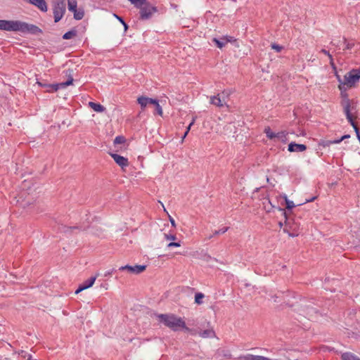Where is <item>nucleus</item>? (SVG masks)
I'll list each match as a JSON object with an SVG mask.
<instances>
[{
    "mask_svg": "<svg viewBox=\"0 0 360 360\" xmlns=\"http://www.w3.org/2000/svg\"><path fill=\"white\" fill-rule=\"evenodd\" d=\"M359 76L352 69L348 72L344 77V82L340 85V89H342V86H347L348 88L354 86L355 84L359 80Z\"/></svg>",
    "mask_w": 360,
    "mask_h": 360,
    "instance_id": "423d86ee",
    "label": "nucleus"
},
{
    "mask_svg": "<svg viewBox=\"0 0 360 360\" xmlns=\"http://www.w3.org/2000/svg\"><path fill=\"white\" fill-rule=\"evenodd\" d=\"M137 102L138 103L141 105V108L142 110H144L145 108L147 106V105L148 104V97H146V96H140L137 99Z\"/></svg>",
    "mask_w": 360,
    "mask_h": 360,
    "instance_id": "f3484780",
    "label": "nucleus"
},
{
    "mask_svg": "<svg viewBox=\"0 0 360 360\" xmlns=\"http://www.w3.org/2000/svg\"><path fill=\"white\" fill-rule=\"evenodd\" d=\"M204 297V294L202 292H198L195 295V302L198 304H201L202 303V299Z\"/></svg>",
    "mask_w": 360,
    "mask_h": 360,
    "instance_id": "cd10ccee",
    "label": "nucleus"
},
{
    "mask_svg": "<svg viewBox=\"0 0 360 360\" xmlns=\"http://www.w3.org/2000/svg\"><path fill=\"white\" fill-rule=\"evenodd\" d=\"M110 155L114 161L122 169L127 167L129 165V161L127 158L116 153H111Z\"/></svg>",
    "mask_w": 360,
    "mask_h": 360,
    "instance_id": "1a4fd4ad",
    "label": "nucleus"
},
{
    "mask_svg": "<svg viewBox=\"0 0 360 360\" xmlns=\"http://www.w3.org/2000/svg\"><path fill=\"white\" fill-rule=\"evenodd\" d=\"M157 317L160 322L174 331L178 330L180 328L186 331H190V329L186 327L185 321L181 317L169 314H158Z\"/></svg>",
    "mask_w": 360,
    "mask_h": 360,
    "instance_id": "f03ea898",
    "label": "nucleus"
},
{
    "mask_svg": "<svg viewBox=\"0 0 360 360\" xmlns=\"http://www.w3.org/2000/svg\"><path fill=\"white\" fill-rule=\"evenodd\" d=\"M73 82V79L70 77L68 81L65 82H60L57 84H50L47 85V91L48 92H54L57 91L58 89H65L68 86L72 84Z\"/></svg>",
    "mask_w": 360,
    "mask_h": 360,
    "instance_id": "0eeeda50",
    "label": "nucleus"
},
{
    "mask_svg": "<svg viewBox=\"0 0 360 360\" xmlns=\"http://www.w3.org/2000/svg\"><path fill=\"white\" fill-rule=\"evenodd\" d=\"M165 238L167 240H174L176 238L174 234H165Z\"/></svg>",
    "mask_w": 360,
    "mask_h": 360,
    "instance_id": "4c0bfd02",
    "label": "nucleus"
},
{
    "mask_svg": "<svg viewBox=\"0 0 360 360\" xmlns=\"http://www.w3.org/2000/svg\"><path fill=\"white\" fill-rule=\"evenodd\" d=\"M264 133L266 134V136L268 139L272 140L276 139V134L275 132H273L270 127H266L264 129Z\"/></svg>",
    "mask_w": 360,
    "mask_h": 360,
    "instance_id": "5701e85b",
    "label": "nucleus"
},
{
    "mask_svg": "<svg viewBox=\"0 0 360 360\" xmlns=\"http://www.w3.org/2000/svg\"><path fill=\"white\" fill-rule=\"evenodd\" d=\"M146 268V265H135V266H130V265H125L122 266L119 268L120 271H127L130 274H139L141 272H143Z\"/></svg>",
    "mask_w": 360,
    "mask_h": 360,
    "instance_id": "6e6552de",
    "label": "nucleus"
},
{
    "mask_svg": "<svg viewBox=\"0 0 360 360\" xmlns=\"http://www.w3.org/2000/svg\"><path fill=\"white\" fill-rule=\"evenodd\" d=\"M0 30L4 31L20 32L22 34H37L41 30L36 25L20 20H0Z\"/></svg>",
    "mask_w": 360,
    "mask_h": 360,
    "instance_id": "f257e3e1",
    "label": "nucleus"
},
{
    "mask_svg": "<svg viewBox=\"0 0 360 360\" xmlns=\"http://www.w3.org/2000/svg\"><path fill=\"white\" fill-rule=\"evenodd\" d=\"M89 105L96 112H102L105 110L104 106L101 105L100 103L89 102Z\"/></svg>",
    "mask_w": 360,
    "mask_h": 360,
    "instance_id": "4468645a",
    "label": "nucleus"
},
{
    "mask_svg": "<svg viewBox=\"0 0 360 360\" xmlns=\"http://www.w3.org/2000/svg\"><path fill=\"white\" fill-rule=\"evenodd\" d=\"M342 43L345 45V47L343 48V50H350L354 46V41L350 40L347 41L346 39H342Z\"/></svg>",
    "mask_w": 360,
    "mask_h": 360,
    "instance_id": "6ab92c4d",
    "label": "nucleus"
},
{
    "mask_svg": "<svg viewBox=\"0 0 360 360\" xmlns=\"http://www.w3.org/2000/svg\"><path fill=\"white\" fill-rule=\"evenodd\" d=\"M27 360H37V359H34L31 354H28Z\"/></svg>",
    "mask_w": 360,
    "mask_h": 360,
    "instance_id": "de8ad7c7",
    "label": "nucleus"
},
{
    "mask_svg": "<svg viewBox=\"0 0 360 360\" xmlns=\"http://www.w3.org/2000/svg\"><path fill=\"white\" fill-rule=\"evenodd\" d=\"M37 83L39 84V86L47 88L48 84H43L41 82H37Z\"/></svg>",
    "mask_w": 360,
    "mask_h": 360,
    "instance_id": "49530a36",
    "label": "nucleus"
},
{
    "mask_svg": "<svg viewBox=\"0 0 360 360\" xmlns=\"http://www.w3.org/2000/svg\"><path fill=\"white\" fill-rule=\"evenodd\" d=\"M231 92L229 91H224L221 94H217V95L212 96L210 98V103L217 107L221 108L224 106H228L226 104V98L230 96Z\"/></svg>",
    "mask_w": 360,
    "mask_h": 360,
    "instance_id": "20e7f679",
    "label": "nucleus"
},
{
    "mask_svg": "<svg viewBox=\"0 0 360 360\" xmlns=\"http://www.w3.org/2000/svg\"><path fill=\"white\" fill-rule=\"evenodd\" d=\"M278 224H279V226H280V227H282V226H283L282 222H279V223H278Z\"/></svg>",
    "mask_w": 360,
    "mask_h": 360,
    "instance_id": "8fccbe9b",
    "label": "nucleus"
},
{
    "mask_svg": "<svg viewBox=\"0 0 360 360\" xmlns=\"http://www.w3.org/2000/svg\"><path fill=\"white\" fill-rule=\"evenodd\" d=\"M29 2L37 6L41 11H47V5L44 0H29Z\"/></svg>",
    "mask_w": 360,
    "mask_h": 360,
    "instance_id": "f8f14e48",
    "label": "nucleus"
},
{
    "mask_svg": "<svg viewBox=\"0 0 360 360\" xmlns=\"http://www.w3.org/2000/svg\"><path fill=\"white\" fill-rule=\"evenodd\" d=\"M195 121V119L193 117L191 122L189 124V125L188 126L187 129H186V131H185L183 137H182V140H184L185 139V137L187 136L188 131H190V129L191 127V126L194 124Z\"/></svg>",
    "mask_w": 360,
    "mask_h": 360,
    "instance_id": "473e14b6",
    "label": "nucleus"
},
{
    "mask_svg": "<svg viewBox=\"0 0 360 360\" xmlns=\"http://www.w3.org/2000/svg\"><path fill=\"white\" fill-rule=\"evenodd\" d=\"M181 246V244L180 243H177V242H170L168 245H167V248H172V247H176V248H178V247H180Z\"/></svg>",
    "mask_w": 360,
    "mask_h": 360,
    "instance_id": "e433bc0d",
    "label": "nucleus"
},
{
    "mask_svg": "<svg viewBox=\"0 0 360 360\" xmlns=\"http://www.w3.org/2000/svg\"><path fill=\"white\" fill-rule=\"evenodd\" d=\"M307 146L304 144L296 143L295 142H291L288 145V150L290 152H303L306 150Z\"/></svg>",
    "mask_w": 360,
    "mask_h": 360,
    "instance_id": "9b49d317",
    "label": "nucleus"
},
{
    "mask_svg": "<svg viewBox=\"0 0 360 360\" xmlns=\"http://www.w3.org/2000/svg\"><path fill=\"white\" fill-rule=\"evenodd\" d=\"M115 17L122 23L124 27V30H127L128 29L127 24L124 22L122 18L118 16L117 15L115 14Z\"/></svg>",
    "mask_w": 360,
    "mask_h": 360,
    "instance_id": "72a5a7b5",
    "label": "nucleus"
},
{
    "mask_svg": "<svg viewBox=\"0 0 360 360\" xmlns=\"http://www.w3.org/2000/svg\"><path fill=\"white\" fill-rule=\"evenodd\" d=\"M229 230V227H223L219 230H216L214 232V236L219 235V234H223L226 233Z\"/></svg>",
    "mask_w": 360,
    "mask_h": 360,
    "instance_id": "7c9ffc66",
    "label": "nucleus"
},
{
    "mask_svg": "<svg viewBox=\"0 0 360 360\" xmlns=\"http://www.w3.org/2000/svg\"><path fill=\"white\" fill-rule=\"evenodd\" d=\"M356 73L359 76V78H360V68H357V69H353Z\"/></svg>",
    "mask_w": 360,
    "mask_h": 360,
    "instance_id": "a18cd8bd",
    "label": "nucleus"
},
{
    "mask_svg": "<svg viewBox=\"0 0 360 360\" xmlns=\"http://www.w3.org/2000/svg\"><path fill=\"white\" fill-rule=\"evenodd\" d=\"M155 107L156 113L160 116H162V114H163L162 108L160 106V105L159 104V102L158 103V104L155 105Z\"/></svg>",
    "mask_w": 360,
    "mask_h": 360,
    "instance_id": "f704fd0d",
    "label": "nucleus"
},
{
    "mask_svg": "<svg viewBox=\"0 0 360 360\" xmlns=\"http://www.w3.org/2000/svg\"><path fill=\"white\" fill-rule=\"evenodd\" d=\"M126 141V139L122 136H117L114 139V144H122Z\"/></svg>",
    "mask_w": 360,
    "mask_h": 360,
    "instance_id": "c85d7f7f",
    "label": "nucleus"
},
{
    "mask_svg": "<svg viewBox=\"0 0 360 360\" xmlns=\"http://www.w3.org/2000/svg\"><path fill=\"white\" fill-rule=\"evenodd\" d=\"M256 355L248 354L245 355H241L237 358V360H255Z\"/></svg>",
    "mask_w": 360,
    "mask_h": 360,
    "instance_id": "a878e982",
    "label": "nucleus"
},
{
    "mask_svg": "<svg viewBox=\"0 0 360 360\" xmlns=\"http://www.w3.org/2000/svg\"><path fill=\"white\" fill-rule=\"evenodd\" d=\"M264 207L266 210V212H271L273 208L275 207L272 205L271 200L268 198L265 201L263 202Z\"/></svg>",
    "mask_w": 360,
    "mask_h": 360,
    "instance_id": "4be33fe9",
    "label": "nucleus"
},
{
    "mask_svg": "<svg viewBox=\"0 0 360 360\" xmlns=\"http://www.w3.org/2000/svg\"><path fill=\"white\" fill-rule=\"evenodd\" d=\"M134 7L139 10V18L141 20H148L158 12V7L148 0H141L134 5Z\"/></svg>",
    "mask_w": 360,
    "mask_h": 360,
    "instance_id": "7ed1b4c3",
    "label": "nucleus"
},
{
    "mask_svg": "<svg viewBox=\"0 0 360 360\" xmlns=\"http://www.w3.org/2000/svg\"><path fill=\"white\" fill-rule=\"evenodd\" d=\"M287 135L288 134L285 131H280L276 134V139L285 143L288 141Z\"/></svg>",
    "mask_w": 360,
    "mask_h": 360,
    "instance_id": "a211bd4d",
    "label": "nucleus"
},
{
    "mask_svg": "<svg viewBox=\"0 0 360 360\" xmlns=\"http://www.w3.org/2000/svg\"><path fill=\"white\" fill-rule=\"evenodd\" d=\"M213 41L215 43L219 49L223 48L226 44V41H225V39H224V37L221 38V39L214 38Z\"/></svg>",
    "mask_w": 360,
    "mask_h": 360,
    "instance_id": "b1692460",
    "label": "nucleus"
},
{
    "mask_svg": "<svg viewBox=\"0 0 360 360\" xmlns=\"http://www.w3.org/2000/svg\"><path fill=\"white\" fill-rule=\"evenodd\" d=\"M350 136L347 134V135H344L342 136L341 138L338 139H334L333 140V144H338V143H340L341 141H342L343 140H345V139H348L349 138Z\"/></svg>",
    "mask_w": 360,
    "mask_h": 360,
    "instance_id": "2f4dec72",
    "label": "nucleus"
},
{
    "mask_svg": "<svg viewBox=\"0 0 360 360\" xmlns=\"http://www.w3.org/2000/svg\"><path fill=\"white\" fill-rule=\"evenodd\" d=\"M68 9L70 11L74 13L77 9V2L76 0H68Z\"/></svg>",
    "mask_w": 360,
    "mask_h": 360,
    "instance_id": "aec40b11",
    "label": "nucleus"
},
{
    "mask_svg": "<svg viewBox=\"0 0 360 360\" xmlns=\"http://www.w3.org/2000/svg\"><path fill=\"white\" fill-rule=\"evenodd\" d=\"M224 39H225V41H226V44L228 42H232V41H236L233 37H230V36H226V37H224Z\"/></svg>",
    "mask_w": 360,
    "mask_h": 360,
    "instance_id": "ea45409f",
    "label": "nucleus"
},
{
    "mask_svg": "<svg viewBox=\"0 0 360 360\" xmlns=\"http://www.w3.org/2000/svg\"><path fill=\"white\" fill-rule=\"evenodd\" d=\"M306 311H304V315L308 317L309 319H313L314 315L316 314V310L311 306H304Z\"/></svg>",
    "mask_w": 360,
    "mask_h": 360,
    "instance_id": "2eb2a0df",
    "label": "nucleus"
},
{
    "mask_svg": "<svg viewBox=\"0 0 360 360\" xmlns=\"http://www.w3.org/2000/svg\"><path fill=\"white\" fill-rule=\"evenodd\" d=\"M340 41H339V42L338 44H335L334 41H332V44L335 46H336L337 47H338L339 49H340Z\"/></svg>",
    "mask_w": 360,
    "mask_h": 360,
    "instance_id": "37998d69",
    "label": "nucleus"
},
{
    "mask_svg": "<svg viewBox=\"0 0 360 360\" xmlns=\"http://www.w3.org/2000/svg\"><path fill=\"white\" fill-rule=\"evenodd\" d=\"M53 10L54 22H58L62 19L65 13L66 4L65 0L57 1L53 6Z\"/></svg>",
    "mask_w": 360,
    "mask_h": 360,
    "instance_id": "39448f33",
    "label": "nucleus"
},
{
    "mask_svg": "<svg viewBox=\"0 0 360 360\" xmlns=\"http://www.w3.org/2000/svg\"><path fill=\"white\" fill-rule=\"evenodd\" d=\"M321 52L328 56L330 65L334 67L333 58L329 51H326V49H321Z\"/></svg>",
    "mask_w": 360,
    "mask_h": 360,
    "instance_id": "c756f323",
    "label": "nucleus"
},
{
    "mask_svg": "<svg viewBox=\"0 0 360 360\" xmlns=\"http://www.w3.org/2000/svg\"><path fill=\"white\" fill-rule=\"evenodd\" d=\"M271 48L274 49L276 52H280L283 49V47L281 46L276 44H273L271 45Z\"/></svg>",
    "mask_w": 360,
    "mask_h": 360,
    "instance_id": "c9c22d12",
    "label": "nucleus"
},
{
    "mask_svg": "<svg viewBox=\"0 0 360 360\" xmlns=\"http://www.w3.org/2000/svg\"><path fill=\"white\" fill-rule=\"evenodd\" d=\"M283 231H284L285 233H288V235H289L290 236L294 237V235H293V234L290 233L287 231V229H283Z\"/></svg>",
    "mask_w": 360,
    "mask_h": 360,
    "instance_id": "09e8293b",
    "label": "nucleus"
},
{
    "mask_svg": "<svg viewBox=\"0 0 360 360\" xmlns=\"http://www.w3.org/2000/svg\"><path fill=\"white\" fill-rule=\"evenodd\" d=\"M77 32L75 29L71 30L63 34V39H70L77 35Z\"/></svg>",
    "mask_w": 360,
    "mask_h": 360,
    "instance_id": "412c9836",
    "label": "nucleus"
},
{
    "mask_svg": "<svg viewBox=\"0 0 360 360\" xmlns=\"http://www.w3.org/2000/svg\"><path fill=\"white\" fill-rule=\"evenodd\" d=\"M342 360H360V359L351 352H345L341 355Z\"/></svg>",
    "mask_w": 360,
    "mask_h": 360,
    "instance_id": "dca6fc26",
    "label": "nucleus"
},
{
    "mask_svg": "<svg viewBox=\"0 0 360 360\" xmlns=\"http://www.w3.org/2000/svg\"><path fill=\"white\" fill-rule=\"evenodd\" d=\"M332 144H333V140H328V141H324V143H323V146L324 147H326V146H330Z\"/></svg>",
    "mask_w": 360,
    "mask_h": 360,
    "instance_id": "a19ab883",
    "label": "nucleus"
},
{
    "mask_svg": "<svg viewBox=\"0 0 360 360\" xmlns=\"http://www.w3.org/2000/svg\"><path fill=\"white\" fill-rule=\"evenodd\" d=\"M316 198V196L312 197V198H310V199H307V200H306V202H312V201H314Z\"/></svg>",
    "mask_w": 360,
    "mask_h": 360,
    "instance_id": "79ce46f5",
    "label": "nucleus"
},
{
    "mask_svg": "<svg viewBox=\"0 0 360 360\" xmlns=\"http://www.w3.org/2000/svg\"><path fill=\"white\" fill-rule=\"evenodd\" d=\"M148 104H153L154 105L158 104V101L157 99L150 98H148Z\"/></svg>",
    "mask_w": 360,
    "mask_h": 360,
    "instance_id": "58836bf2",
    "label": "nucleus"
},
{
    "mask_svg": "<svg viewBox=\"0 0 360 360\" xmlns=\"http://www.w3.org/2000/svg\"><path fill=\"white\" fill-rule=\"evenodd\" d=\"M169 220H170V222H171V224H172V226H176V224H175V221L174 220V219H172V217H170Z\"/></svg>",
    "mask_w": 360,
    "mask_h": 360,
    "instance_id": "c03bdc74",
    "label": "nucleus"
},
{
    "mask_svg": "<svg viewBox=\"0 0 360 360\" xmlns=\"http://www.w3.org/2000/svg\"><path fill=\"white\" fill-rule=\"evenodd\" d=\"M283 198L285 201L286 208L288 210H292L295 206L292 201L288 199V197L285 194H283Z\"/></svg>",
    "mask_w": 360,
    "mask_h": 360,
    "instance_id": "393cba45",
    "label": "nucleus"
},
{
    "mask_svg": "<svg viewBox=\"0 0 360 360\" xmlns=\"http://www.w3.org/2000/svg\"><path fill=\"white\" fill-rule=\"evenodd\" d=\"M73 13H74V18L77 20L82 19L84 15V13L83 11V10H79V11L77 10Z\"/></svg>",
    "mask_w": 360,
    "mask_h": 360,
    "instance_id": "bb28decb",
    "label": "nucleus"
},
{
    "mask_svg": "<svg viewBox=\"0 0 360 360\" xmlns=\"http://www.w3.org/2000/svg\"><path fill=\"white\" fill-rule=\"evenodd\" d=\"M112 271H113V269L111 271H108L106 274H111Z\"/></svg>",
    "mask_w": 360,
    "mask_h": 360,
    "instance_id": "3c124183",
    "label": "nucleus"
},
{
    "mask_svg": "<svg viewBox=\"0 0 360 360\" xmlns=\"http://www.w3.org/2000/svg\"><path fill=\"white\" fill-rule=\"evenodd\" d=\"M199 335L202 338H213L215 337V332L213 329H206L199 332Z\"/></svg>",
    "mask_w": 360,
    "mask_h": 360,
    "instance_id": "ddd939ff",
    "label": "nucleus"
},
{
    "mask_svg": "<svg viewBox=\"0 0 360 360\" xmlns=\"http://www.w3.org/2000/svg\"><path fill=\"white\" fill-rule=\"evenodd\" d=\"M96 279V276H91L89 279L84 281L82 283L79 285V288L76 290L75 294H78L82 290L91 287L94 285Z\"/></svg>",
    "mask_w": 360,
    "mask_h": 360,
    "instance_id": "9d476101",
    "label": "nucleus"
}]
</instances>
